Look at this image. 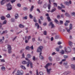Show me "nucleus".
<instances>
[{
  "instance_id": "4",
  "label": "nucleus",
  "mask_w": 75,
  "mask_h": 75,
  "mask_svg": "<svg viewBox=\"0 0 75 75\" xmlns=\"http://www.w3.org/2000/svg\"><path fill=\"white\" fill-rule=\"evenodd\" d=\"M6 6L8 7L7 10H11L12 9V6L10 4V3H9L8 4H7Z\"/></svg>"
},
{
  "instance_id": "17",
  "label": "nucleus",
  "mask_w": 75,
  "mask_h": 75,
  "mask_svg": "<svg viewBox=\"0 0 75 75\" xmlns=\"http://www.w3.org/2000/svg\"><path fill=\"white\" fill-rule=\"evenodd\" d=\"M15 19H17L18 18V14H16L15 16Z\"/></svg>"
},
{
  "instance_id": "55",
  "label": "nucleus",
  "mask_w": 75,
  "mask_h": 75,
  "mask_svg": "<svg viewBox=\"0 0 75 75\" xmlns=\"http://www.w3.org/2000/svg\"><path fill=\"white\" fill-rule=\"evenodd\" d=\"M22 57L23 58H25V56H24V53H23L22 55Z\"/></svg>"
},
{
  "instance_id": "37",
  "label": "nucleus",
  "mask_w": 75,
  "mask_h": 75,
  "mask_svg": "<svg viewBox=\"0 0 75 75\" xmlns=\"http://www.w3.org/2000/svg\"><path fill=\"white\" fill-rule=\"evenodd\" d=\"M7 33V30L4 31H3V32H2V34H4V33Z\"/></svg>"
},
{
  "instance_id": "29",
  "label": "nucleus",
  "mask_w": 75,
  "mask_h": 75,
  "mask_svg": "<svg viewBox=\"0 0 75 75\" xmlns=\"http://www.w3.org/2000/svg\"><path fill=\"white\" fill-rule=\"evenodd\" d=\"M49 59L51 62H52V57H49Z\"/></svg>"
},
{
  "instance_id": "47",
  "label": "nucleus",
  "mask_w": 75,
  "mask_h": 75,
  "mask_svg": "<svg viewBox=\"0 0 75 75\" xmlns=\"http://www.w3.org/2000/svg\"><path fill=\"white\" fill-rule=\"evenodd\" d=\"M23 10H28V8L27 7H24L23 8Z\"/></svg>"
},
{
  "instance_id": "45",
  "label": "nucleus",
  "mask_w": 75,
  "mask_h": 75,
  "mask_svg": "<svg viewBox=\"0 0 75 75\" xmlns=\"http://www.w3.org/2000/svg\"><path fill=\"white\" fill-rule=\"evenodd\" d=\"M33 21L34 22H35V23L37 22V21H36V19H35V17H34V18L33 19Z\"/></svg>"
},
{
  "instance_id": "64",
  "label": "nucleus",
  "mask_w": 75,
  "mask_h": 75,
  "mask_svg": "<svg viewBox=\"0 0 75 75\" xmlns=\"http://www.w3.org/2000/svg\"><path fill=\"white\" fill-rule=\"evenodd\" d=\"M53 4L54 6H57V3H54Z\"/></svg>"
},
{
  "instance_id": "61",
  "label": "nucleus",
  "mask_w": 75,
  "mask_h": 75,
  "mask_svg": "<svg viewBox=\"0 0 75 75\" xmlns=\"http://www.w3.org/2000/svg\"><path fill=\"white\" fill-rule=\"evenodd\" d=\"M11 21L12 22H14L15 21V20L14 18H12Z\"/></svg>"
},
{
  "instance_id": "11",
  "label": "nucleus",
  "mask_w": 75,
  "mask_h": 75,
  "mask_svg": "<svg viewBox=\"0 0 75 75\" xmlns=\"http://www.w3.org/2000/svg\"><path fill=\"white\" fill-rule=\"evenodd\" d=\"M35 25L36 27H37V28L38 29H39V28H40V26L38 23H36L35 24Z\"/></svg>"
},
{
  "instance_id": "42",
  "label": "nucleus",
  "mask_w": 75,
  "mask_h": 75,
  "mask_svg": "<svg viewBox=\"0 0 75 75\" xmlns=\"http://www.w3.org/2000/svg\"><path fill=\"white\" fill-rule=\"evenodd\" d=\"M23 20H27V16L23 17Z\"/></svg>"
},
{
  "instance_id": "58",
  "label": "nucleus",
  "mask_w": 75,
  "mask_h": 75,
  "mask_svg": "<svg viewBox=\"0 0 75 75\" xmlns=\"http://www.w3.org/2000/svg\"><path fill=\"white\" fill-rule=\"evenodd\" d=\"M38 21H39V23L40 24H41V21L40 20V19H39Z\"/></svg>"
},
{
  "instance_id": "59",
  "label": "nucleus",
  "mask_w": 75,
  "mask_h": 75,
  "mask_svg": "<svg viewBox=\"0 0 75 75\" xmlns=\"http://www.w3.org/2000/svg\"><path fill=\"white\" fill-rule=\"evenodd\" d=\"M60 23L61 24H63V21H60Z\"/></svg>"
},
{
  "instance_id": "18",
  "label": "nucleus",
  "mask_w": 75,
  "mask_h": 75,
  "mask_svg": "<svg viewBox=\"0 0 75 75\" xmlns=\"http://www.w3.org/2000/svg\"><path fill=\"white\" fill-rule=\"evenodd\" d=\"M56 10V8H54V9H52V10L50 11V12L51 13H53Z\"/></svg>"
},
{
  "instance_id": "44",
  "label": "nucleus",
  "mask_w": 75,
  "mask_h": 75,
  "mask_svg": "<svg viewBox=\"0 0 75 75\" xmlns=\"http://www.w3.org/2000/svg\"><path fill=\"white\" fill-rule=\"evenodd\" d=\"M62 44V42L60 41H59L57 42V44L58 45H61Z\"/></svg>"
},
{
  "instance_id": "31",
  "label": "nucleus",
  "mask_w": 75,
  "mask_h": 75,
  "mask_svg": "<svg viewBox=\"0 0 75 75\" xmlns=\"http://www.w3.org/2000/svg\"><path fill=\"white\" fill-rule=\"evenodd\" d=\"M7 24V21H4L3 23V24Z\"/></svg>"
},
{
  "instance_id": "36",
  "label": "nucleus",
  "mask_w": 75,
  "mask_h": 75,
  "mask_svg": "<svg viewBox=\"0 0 75 75\" xmlns=\"http://www.w3.org/2000/svg\"><path fill=\"white\" fill-rule=\"evenodd\" d=\"M60 5L61 6V7H62V8H64L65 7V6L62 5V4H61Z\"/></svg>"
},
{
  "instance_id": "41",
  "label": "nucleus",
  "mask_w": 75,
  "mask_h": 75,
  "mask_svg": "<svg viewBox=\"0 0 75 75\" xmlns=\"http://www.w3.org/2000/svg\"><path fill=\"white\" fill-rule=\"evenodd\" d=\"M30 48L32 50H33L34 48L33 47V45H32L31 47H30Z\"/></svg>"
},
{
  "instance_id": "54",
  "label": "nucleus",
  "mask_w": 75,
  "mask_h": 75,
  "mask_svg": "<svg viewBox=\"0 0 75 75\" xmlns=\"http://www.w3.org/2000/svg\"><path fill=\"white\" fill-rule=\"evenodd\" d=\"M36 75H39V74L38 73V69L36 70Z\"/></svg>"
},
{
  "instance_id": "3",
  "label": "nucleus",
  "mask_w": 75,
  "mask_h": 75,
  "mask_svg": "<svg viewBox=\"0 0 75 75\" xmlns=\"http://www.w3.org/2000/svg\"><path fill=\"white\" fill-rule=\"evenodd\" d=\"M25 59L27 60V61H28V62H27L28 64H27V67H29L30 66V67L31 68H33V63H32V62L30 61V60L28 59L27 58H25Z\"/></svg>"
},
{
  "instance_id": "34",
  "label": "nucleus",
  "mask_w": 75,
  "mask_h": 75,
  "mask_svg": "<svg viewBox=\"0 0 75 75\" xmlns=\"http://www.w3.org/2000/svg\"><path fill=\"white\" fill-rule=\"evenodd\" d=\"M57 8L58 9V10H61V9L62 8V7H61L58 6L57 7Z\"/></svg>"
},
{
  "instance_id": "25",
  "label": "nucleus",
  "mask_w": 75,
  "mask_h": 75,
  "mask_svg": "<svg viewBox=\"0 0 75 75\" xmlns=\"http://www.w3.org/2000/svg\"><path fill=\"white\" fill-rule=\"evenodd\" d=\"M34 6H32L30 9V11H33V8H34Z\"/></svg>"
},
{
  "instance_id": "19",
  "label": "nucleus",
  "mask_w": 75,
  "mask_h": 75,
  "mask_svg": "<svg viewBox=\"0 0 75 75\" xmlns=\"http://www.w3.org/2000/svg\"><path fill=\"white\" fill-rule=\"evenodd\" d=\"M47 20H48V21H51V19L49 16L47 17Z\"/></svg>"
},
{
  "instance_id": "40",
  "label": "nucleus",
  "mask_w": 75,
  "mask_h": 75,
  "mask_svg": "<svg viewBox=\"0 0 75 75\" xmlns=\"http://www.w3.org/2000/svg\"><path fill=\"white\" fill-rule=\"evenodd\" d=\"M43 34L44 35H47V31L45 30L43 32Z\"/></svg>"
},
{
  "instance_id": "1",
  "label": "nucleus",
  "mask_w": 75,
  "mask_h": 75,
  "mask_svg": "<svg viewBox=\"0 0 75 75\" xmlns=\"http://www.w3.org/2000/svg\"><path fill=\"white\" fill-rule=\"evenodd\" d=\"M43 49V47L42 46H40L38 48L37 50V52H40L39 57L41 59H42L43 58H44L43 56L41 55V54H42V52H41L42 51V50Z\"/></svg>"
},
{
  "instance_id": "39",
  "label": "nucleus",
  "mask_w": 75,
  "mask_h": 75,
  "mask_svg": "<svg viewBox=\"0 0 75 75\" xmlns=\"http://www.w3.org/2000/svg\"><path fill=\"white\" fill-rule=\"evenodd\" d=\"M28 40V41L30 39H31V36H29L28 37H27Z\"/></svg>"
},
{
  "instance_id": "14",
  "label": "nucleus",
  "mask_w": 75,
  "mask_h": 75,
  "mask_svg": "<svg viewBox=\"0 0 75 75\" xmlns=\"http://www.w3.org/2000/svg\"><path fill=\"white\" fill-rule=\"evenodd\" d=\"M72 42H71V41H69V45L70 46V47H72Z\"/></svg>"
},
{
  "instance_id": "52",
  "label": "nucleus",
  "mask_w": 75,
  "mask_h": 75,
  "mask_svg": "<svg viewBox=\"0 0 75 75\" xmlns=\"http://www.w3.org/2000/svg\"><path fill=\"white\" fill-rule=\"evenodd\" d=\"M59 48L60 49H62V46L60 45L59 46Z\"/></svg>"
},
{
  "instance_id": "13",
  "label": "nucleus",
  "mask_w": 75,
  "mask_h": 75,
  "mask_svg": "<svg viewBox=\"0 0 75 75\" xmlns=\"http://www.w3.org/2000/svg\"><path fill=\"white\" fill-rule=\"evenodd\" d=\"M48 6V4H45L43 6V7L44 8H46Z\"/></svg>"
},
{
  "instance_id": "24",
  "label": "nucleus",
  "mask_w": 75,
  "mask_h": 75,
  "mask_svg": "<svg viewBox=\"0 0 75 75\" xmlns=\"http://www.w3.org/2000/svg\"><path fill=\"white\" fill-rule=\"evenodd\" d=\"M1 19L2 20H5V17L3 16H1Z\"/></svg>"
},
{
  "instance_id": "35",
  "label": "nucleus",
  "mask_w": 75,
  "mask_h": 75,
  "mask_svg": "<svg viewBox=\"0 0 75 75\" xmlns=\"http://www.w3.org/2000/svg\"><path fill=\"white\" fill-rule=\"evenodd\" d=\"M16 0H11L10 1L11 2V3H14V2L16 1Z\"/></svg>"
},
{
  "instance_id": "15",
  "label": "nucleus",
  "mask_w": 75,
  "mask_h": 75,
  "mask_svg": "<svg viewBox=\"0 0 75 75\" xmlns=\"http://www.w3.org/2000/svg\"><path fill=\"white\" fill-rule=\"evenodd\" d=\"M71 67L72 69H75V65L74 64L71 65Z\"/></svg>"
},
{
  "instance_id": "12",
  "label": "nucleus",
  "mask_w": 75,
  "mask_h": 75,
  "mask_svg": "<svg viewBox=\"0 0 75 75\" xmlns=\"http://www.w3.org/2000/svg\"><path fill=\"white\" fill-rule=\"evenodd\" d=\"M66 23H64V25L65 26H67L68 25V23H69L70 21H66Z\"/></svg>"
},
{
  "instance_id": "32",
  "label": "nucleus",
  "mask_w": 75,
  "mask_h": 75,
  "mask_svg": "<svg viewBox=\"0 0 75 75\" xmlns=\"http://www.w3.org/2000/svg\"><path fill=\"white\" fill-rule=\"evenodd\" d=\"M26 50H30V47L29 46H28L26 47Z\"/></svg>"
},
{
  "instance_id": "28",
  "label": "nucleus",
  "mask_w": 75,
  "mask_h": 75,
  "mask_svg": "<svg viewBox=\"0 0 75 75\" xmlns=\"http://www.w3.org/2000/svg\"><path fill=\"white\" fill-rule=\"evenodd\" d=\"M48 7L49 10H50V9H51V5H50V4H49L48 5Z\"/></svg>"
},
{
  "instance_id": "46",
  "label": "nucleus",
  "mask_w": 75,
  "mask_h": 75,
  "mask_svg": "<svg viewBox=\"0 0 75 75\" xmlns=\"http://www.w3.org/2000/svg\"><path fill=\"white\" fill-rule=\"evenodd\" d=\"M8 18H10V14H8L7 16H6Z\"/></svg>"
},
{
  "instance_id": "38",
  "label": "nucleus",
  "mask_w": 75,
  "mask_h": 75,
  "mask_svg": "<svg viewBox=\"0 0 75 75\" xmlns=\"http://www.w3.org/2000/svg\"><path fill=\"white\" fill-rule=\"evenodd\" d=\"M29 17H30V18L31 19H32V18H33V16L31 14H30L29 15Z\"/></svg>"
},
{
  "instance_id": "60",
  "label": "nucleus",
  "mask_w": 75,
  "mask_h": 75,
  "mask_svg": "<svg viewBox=\"0 0 75 75\" xmlns=\"http://www.w3.org/2000/svg\"><path fill=\"white\" fill-rule=\"evenodd\" d=\"M60 16L59 15H58L57 16V18H58V19H59V18H60Z\"/></svg>"
},
{
  "instance_id": "49",
  "label": "nucleus",
  "mask_w": 75,
  "mask_h": 75,
  "mask_svg": "<svg viewBox=\"0 0 75 75\" xmlns=\"http://www.w3.org/2000/svg\"><path fill=\"white\" fill-rule=\"evenodd\" d=\"M3 41H2V39H0V44H3Z\"/></svg>"
},
{
  "instance_id": "6",
  "label": "nucleus",
  "mask_w": 75,
  "mask_h": 75,
  "mask_svg": "<svg viewBox=\"0 0 75 75\" xmlns=\"http://www.w3.org/2000/svg\"><path fill=\"white\" fill-rule=\"evenodd\" d=\"M8 50L9 54H11V45H8Z\"/></svg>"
},
{
  "instance_id": "57",
  "label": "nucleus",
  "mask_w": 75,
  "mask_h": 75,
  "mask_svg": "<svg viewBox=\"0 0 75 75\" xmlns=\"http://www.w3.org/2000/svg\"><path fill=\"white\" fill-rule=\"evenodd\" d=\"M37 11H38V12H39V13H41V11H40V10L38 8L37 9Z\"/></svg>"
},
{
  "instance_id": "22",
  "label": "nucleus",
  "mask_w": 75,
  "mask_h": 75,
  "mask_svg": "<svg viewBox=\"0 0 75 75\" xmlns=\"http://www.w3.org/2000/svg\"><path fill=\"white\" fill-rule=\"evenodd\" d=\"M22 63L23 64H27V62L25 61H23Z\"/></svg>"
},
{
  "instance_id": "48",
  "label": "nucleus",
  "mask_w": 75,
  "mask_h": 75,
  "mask_svg": "<svg viewBox=\"0 0 75 75\" xmlns=\"http://www.w3.org/2000/svg\"><path fill=\"white\" fill-rule=\"evenodd\" d=\"M64 58L66 59L68 58V56L64 55Z\"/></svg>"
},
{
  "instance_id": "5",
  "label": "nucleus",
  "mask_w": 75,
  "mask_h": 75,
  "mask_svg": "<svg viewBox=\"0 0 75 75\" xmlns=\"http://www.w3.org/2000/svg\"><path fill=\"white\" fill-rule=\"evenodd\" d=\"M23 74L24 72L22 70L20 71L18 70L17 71V75H23Z\"/></svg>"
},
{
  "instance_id": "43",
  "label": "nucleus",
  "mask_w": 75,
  "mask_h": 75,
  "mask_svg": "<svg viewBox=\"0 0 75 75\" xmlns=\"http://www.w3.org/2000/svg\"><path fill=\"white\" fill-rule=\"evenodd\" d=\"M67 64H68V62H64V65H67Z\"/></svg>"
},
{
  "instance_id": "56",
  "label": "nucleus",
  "mask_w": 75,
  "mask_h": 75,
  "mask_svg": "<svg viewBox=\"0 0 75 75\" xmlns=\"http://www.w3.org/2000/svg\"><path fill=\"white\" fill-rule=\"evenodd\" d=\"M57 52H59V48H57Z\"/></svg>"
},
{
  "instance_id": "9",
  "label": "nucleus",
  "mask_w": 75,
  "mask_h": 75,
  "mask_svg": "<svg viewBox=\"0 0 75 75\" xmlns=\"http://www.w3.org/2000/svg\"><path fill=\"white\" fill-rule=\"evenodd\" d=\"M64 3L65 5H67V6H69V4H71V1H69V2H64Z\"/></svg>"
},
{
  "instance_id": "16",
  "label": "nucleus",
  "mask_w": 75,
  "mask_h": 75,
  "mask_svg": "<svg viewBox=\"0 0 75 75\" xmlns=\"http://www.w3.org/2000/svg\"><path fill=\"white\" fill-rule=\"evenodd\" d=\"M25 43H28V41L27 40V36H25Z\"/></svg>"
},
{
  "instance_id": "23",
  "label": "nucleus",
  "mask_w": 75,
  "mask_h": 75,
  "mask_svg": "<svg viewBox=\"0 0 75 75\" xmlns=\"http://www.w3.org/2000/svg\"><path fill=\"white\" fill-rule=\"evenodd\" d=\"M65 15L66 16H67V17H70V15H69V14H68V13H65Z\"/></svg>"
},
{
  "instance_id": "62",
  "label": "nucleus",
  "mask_w": 75,
  "mask_h": 75,
  "mask_svg": "<svg viewBox=\"0 0 75 75\" xmlns=\"http://www.w3.org/2000/svg\"><path fill=\"white\" fill-rule=\"evenodd\" d=\"M41 20H43L44 19V18H43V17H42V16H41L40 17Z\"/></svg>"
},
{
  "instance_id": "27",
  "label": "nucleus",
  "mask_w": 75,
  "mask_h": 75,
  "mask_svg": "<svg viewBox=\"0 0 75 75\" xmlns=\"http://www.w3.org/2000/svg\"><path fill=\"white\" fill-rule=\"evenodd\" d=\"M19 27L20 28H23L24 25L21 24H20L19 25Z\"/></svg>"
},
{
  "instance_id": "33",
  "label": "nucleus",
  "mask_w": 75,
  "mask_h": 75,
  "mask_svg": "<svg viewBox=\"0 0 75 75\" xmlns=\"http://www.w3.org/2000/svg\"><path fill=\"white\" fill-rule=\"evenodd\" d=\"M60 53L61 54H62V55L64 54V51L63 50H62L61 52H60Z\"/></svg>"
},
{
  "instance_id": "26",
  "label": "nucleus",
  "mask_w": 75,
  "mask_h": 75,
  "mask_svg": "<svg viewBox=\"0 0 75 75\" xmlns=\"http://www.w3.org/2000/svg\"><path fill=\"white\" fill-rule=\"evenodd\" d=\"M1 69L3 71H5V69H6V68L4 67H2L1 68Z\"/></svg>"
},
{
  "instance_id": "10",
  "label": "nucleus",
  "mask_w": 75,
  "mask_h": 75,
  "mask_svg": "<svg viewBox=\"0 0 75 75\" xmlns=\"http://www.w3.org/2000/svg\"><path fill=\"white\" fill-rule=\"evenodd\" d=\"M49 26H50V25H51L52 28H54V24H53L52 23V22H50V24H49Z\"/></svg>"
},
{
  "instance_id": "7",
  "label": "nucleus",
  "mask_w": 75,
  "mask_h": 75,
  "mask_svg": "<svg viewBox=\"0 0 75 75\" xmlns=\"http://www.w3.org/2000/svg\"><path fill=\"white\" fill-rule=\"evenodd\" d=\"M10 0H3L1 2V5H3L4 4L6 3V2H8Z\"/></svg>"
},
{
  "instance_id": "2",
  "label": "nucleus",
  "mask_w": 75,
  "mask_h": 75,
  "mask_svg": "<svg viewBox=\"0 0 75 75\" xmlns=\"http://www.w3.org/2000/svg\"><path fill=\"white\" fill-rule=\"evenodd\" d=\"M52 63H48L45 66V68L47 69V72L48 75H50V71L51 70V69H48V66H51V65H52Z\"/></svg>"
},
{
  "instance_id": "21",
  "label": "nucleus",
  "mask_w": 75,
  "mask_h": 75,
  "mask_svg": "<svg viewBox=\"0 0 75 75\" xmlns=\"http://www.w3.org/2000/svg\"><path fill=\"white\" fill-rule=\"evenodd\" d=\"M67 51L68 52H70L71 51V48L70 47H68L67 49Z\"/></svg>"
},
{
  "instance_id": "8",
  "label": "nucleus",
  "mask_w": 75,
  "mask_h": 75,
  "mask_svg": "<svg viewBox=\"0 0 75 75\" xmlns=\"http://www.w3.org/2000/svg\"><path fill=\"white\" fill-rule=\"evenodd\" d=\"M72 24H70L69 26V29L68 30V28H66L67 32H69V31H70V30H72Z\"/></svg>"
},
{
  "instance_id": "50",
  "label": "nucleus",
  "mask_w": 75,
  "mask_h": 75,
  "mask_svg": "<svg viewBox=\"0 0 75 75\" xmlns=\"http://www.w3.org/2000/svg\"><path fill=\"white\" fill-rule=\"evenodd\" d=\"M17 6H18V7H21V4H17Z\"/></svg>"
},
{
  "instance_id": "53",
  "label": "nucleus",
  "mask_w": 75,
  "mask_h": 75,
  "mask_svg": "<svg viewBox=\"0 0 75 75\" xmlns=\"http://www.w3.org/2000/svg\"><path fill=\"white\" fill-rule=\"evenodd\" d=\"M1 62H5V60L4 59H1Z\"/></svg>"
},
{
  "instance_id": "51",
  "label": "nucleus",
  "mask_w": 75,
  "mask_h": 75,
  "mask_svg": "<svg viewBox=\"0 0 75 75\" xmlns=\"http://www.w3.org/2000/svg\"><path fill=\"white\" fill-rule=\"evenodd\" d=\"M39 73H40V75H43V72H40Z\"/></svg>"
},
{
  "instance_id": "30",
  "label": "nucleus",
  "mask_w": 75,
  "mask_h": 75,
  "mask_svg": "<svg viewBox=\"0 0 75 75\" xmlns=\"http://www.w3.org/2000/svg\"><path fill=\"white\" fill-rule=\"evenodd\" d=\"M31 56L29 54H28L27 55V58H31Z\"/></svg>"
},
{
  "instance_id": "63",
  "label": "nucleus",
  "mask_w": 75,
  "mask_h": 75,
  "mask_svg": "<svg viewBox=\"0 0 75 75\" xmlns=\"http://www.w3.org/2000/svg\"><path fill=\"white\" fill-rule=\"evenodd\" d=\"M56 54V53L55 52H53L52 54V55H55Z\"/></svg>"
},
{
  "instance_id": "20",
  "label": "nucleus",
  "mask_w": 75,
  "mask_h": 75,
  "mask_svg": "<svg viewBox=\"0 0 75 75\" xmlns=\"http://www.w3.org/2000/svg\"><path fill=\"white\" fill-rule=\"evenodd\" d=\"M21 67L22 68V69H26V68H25V67L24 66H23L21 65Z\"/></svg>"
}]
</instances>
